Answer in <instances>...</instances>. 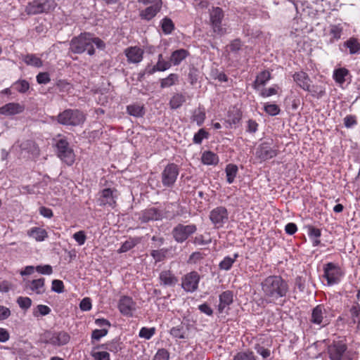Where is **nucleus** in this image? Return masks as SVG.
Wrapping results in <instances>:
<instances>
[{
  "label": "nucleus",
  "mask_w": 360,
  "mask_h": 360,
  "mask_svg": "<svg viewBox=\"0 0 360 360\" xmlns=\"http://www.w3.org/2000/svg\"><path fill=\"white\" fill-rule=\"evenodd\" d=\"M262 290L267 302H274L280 297L286 295L288 285L283 278L278 276L266 278L262 283Z\"/></svg>",
  "instance_id": "1"
},
{
  "label": "nucleus",
  "mask_w": 360,
  "mask_h": 360,
  "mask_svg": "<svg viewBox=\"0 0 360 360\" xmlns=\"http://www.w3.org/2000/svg\"><path fill=\"white\" fill-rule=\"evenodd\" d=\"M91 41L90 33H82L72 39L70 44V50L79 54L86 51L89 55L92 56L94 54L95 50L93 45L91 44Z\"/></svg>",
  "instance_id": "2"
},
{
  "label": "nucleus",
  "mask_w": 360,
  "mask_h": 360,
  "mask_svg": "<svg viewBox=\"0 0 360 360\" xmlns=\"http://www.w3.org/2000/svg\"><path fill=\"white\" fill-rule=\"evenodd\" d=\"M58 122L63 125L77 126L85 120V116L78 110L68 109L60 112L57 117Z\"/></svg>",
  "instance_id": "3"
},
{
  "label": "nucleus",
  "mask_w": 360,
  "mask_h": 360,
  "mask_svg": "<svg viewBox=\"0 0 360 360\" xmlns=\"http://www.w3.org/2000/svg\"><path fill=\"white\" fill-rule=\"evenodd\" d=\"M56 6V4L54 0H34L28 3L25 11L27 15H37L49 12Z\"/></svg>",
  "instance_id": "4"
},
{
  "label": "nucleus",
  "mask_w": 360,
  "mask_h": 360,
  "mask_svg": "<svg viewBox=\"0 0 360 360\" xmlns=\"http://www.w3.org/2000/svg\"><path fill=\"white\" fill-rule=\"evenodd\" d=\"M56 146L58 156L67 165H72L75 162V154L67 139L59 135L58 139L56 140Z\"/></svg>",
  "instance_id": "5"
},
{
  "label": "nucleus",
  "mask_w": 360,
  "mask_h": 360,
  "mask_svg": "<svg viewBox=\"0 0 360 360\" xmlns=\"http://www.w3.org/2000/svg\"><path fill=\"white\" fill-rule=\"evenodd\" d=\"M70 340L68 333L61 331H46L43 335V342L53 346L61 347L67 345Z\"/></svg>",
  "instance_id": "6"
},
{
  "label": "nucleus",
  "mask_w": 360,
  "mask_h": 360,
  "mask_svg": "<svg viewBox=\"0 0 360 360\" xmlns=\"http://www.w3.org/2000/svg\"><path fill=\"white\" fill-rule=\"evenodd\" d=\"M210 22L213 32L219 35L226 33V29L221 23L224 18V12L219 7L213 8L210 13Z\"/></svg>",
  "instance_id": "7"
},
{
  "label": "nucleus",
  "mask_w": 360,
  "mask_h": 360,
  "mask_svg": "<svg viewBox=\"0 0 360 360\" xmlns=\"http://www.w3.org/2000/svg\"><path fill=\"white\" fill-rule=\"evenodd\" d=\"M347 350V345L342 340L333 341L327 347V354L330 360H342Z\"/></svg>",
  "instance_id": "8"
},
{
  "label": "nucleus",
  "mask_w": 360,
  "mask_h": 360,
  "mask_svg": "<svg viewBox=\"0 0 360 360\" xmlns=\"http://www.w3.org/2000/svg\"><path fill=\"white\" fill-rule=\"evenodd\" d=\"M196 230L197 228L195 224L184 225L179 224L173 229L172 233L176 242L183 243Z\"/></svg>",
  "instance_id": "9"
},
{
  "label": "nucleus",
  "mask_w": 360,
  "mask_h": 360,
  "mask_svg": "<svg viewBox=\"0 0 360 360\" xmlns=\"http://www.w3.org/2000/svg\"><path fill=\"white\" fill-rule=\"evenodd\" d=\"M210 219L216 228L222 227L229 220V214L226 208L220 206L213 209L210 213Z\"/></svg>",
  "instance_id": "10"
},
{
  "label": "nucleus",
  "mask_w": 360,
  "mask_h": 360,
  "mask_svg": "<svg viewBox=\"0 0 360 360\" xmlns=\"http://www.w3.org/2000/svg\"><path fill=\"white\" fill-rule=\"evenodd\" d=\"M179 175L178 167L174 164L168 165L162 172V183L165 186L172 187Z\"/></svg>",
  "instance_id": "11"
},
{
  "label": "nucleus",
  "mask_w": 360,
  "mask_h": 360,
  "mask_svg": "<svg viewBox=\"0 0 360 360\" xmlns=\"http://www.w3.org/2000/svg\"><path fill=\"white\" fill-rule=\"evenodd\" d=\"M117 191L112 188H105L99 193L98 202L100 206L114 207L116 205Z\"/></svg>",
  "instance_id": "12"
},
{
  "label": "nucleus",
  "mask_w": 360,
  "mask_h": 360,
  "mask_svg": "<svg viewBox=\"0 0 360 360\" xmlns=\"http://www.w3.org/2000/svg\"><path fill=\"white\" fill-rule=\"evenodd\" d=\"M310 321L321 326H327L329 323L326 316V309L323 305L319 304L313 309Z\"/></svg>",
  "instance_id": "13"
},
{
  "label": "nucleus",
  "mask_w": 360,
  "mask_h": 360,
  "mask_svg": "<svg viewBox=\"0 0 360 360\" xmlns=\"http://www.w3.org/2000/svg\"><path fill=\"white\" fill-rule=\"evenodd\" d=\"M342 276L340 269L333 263L327 264L324 267V277L328 285L337 283Z\"/></svg>",
  "instance_id": "14"
},
{
  "label": "nucleus",
  "mask_w": 360,
  "mask_h": 360,
  "mask_svg": "<svg viewBox=\"0 0 360 360\" xmlns=\"http://www.w3.org/2000/svg\"><path fill=\"white\" fill-rule=\"evenodd\" d=\"M199 281V274L195 271H192L183 278L182 288L187 292H194L198 288Z\"/></svg>",
  "instance_id": "15"
},
{
  "label": "nucleus",
  "mask_w": 360,
  "mask_h": 360,
  "mask_svg": "<svg viewBox=\"0 0 360 360\" xmlns=\"http://www.w3.org/2000/svg\"><path fill=\"white\" fill-rule=\"evenodd\" d=\"M255 154L259 160L265 161L276 157L278 153L276 149H274L269 144L263 143L256 149Z\"/></svg>",
  "instance_id": "16"
},
{
  "label": "nucleus",
  "mask_w": 360,
  "mask_h": 360,
  "mask_svg": "<svg viewBox=\"0 0 360 360\" xmlns=\"http://www.w3.org/2000/svg\"><path fill=\"white\" fill-rule=\"evenodd\" d=\"M118 308L123 315L131 316L136 309V303L130 297L123 296L119 301Z\"/></svg>",
  "instance_id": "17"
},
{
  "label": "nucleus",
  "mask_w": 360,
  "mask_h": 360,
  "mask_svg": "<svg viewBox=\"0 0 360 360\" xmlns=\"http://www.w3.org/2000/svg\"><path fill=\"white\" fill-rule=\"evenodd\" d=\"M25 110L23 105L18 103H8L0 108V114L5 116H12L22 112Z\"/></svg>",
  "instance_id": "18"
},
{
  "label": "nucleus",
  "mask_w": 360,
  "mask_h": 360,
  "mask_svg": "<svg viewBox=\"0 0 360 360\" xmlns=\"http://www.w3.org/2000/svg\"><path fill=\"white\" fill-rule=\"evenodd\" d=\"M142 223H147L150 221H157L162 219L161 212L156 208H150L143 211L139 217Z\"/></svg>",
  "instance_id": "19"
},
{
  "label": "nucleus",
  "mask_w": 360,
  "mask_h": 360,
  "mask_svg": "<svg viewBox=\"0 0 360 360\" xmlns=\"http://www.w3.org/2000/svg\"><path fill=\"white\" fill-rule=\"evenodd\" d=\"M161 7V0H155L152 6L147 7L144 11H141V17L143 19L150 20L157 15L160 11Z\"/></svg>",
  "instance_id": "20"
},
{
  "label": "nucleus",
  "mask_w": 360,
  "mask_h": 360,
  "mask_svg": "<svg viewBox=\"0 0 360 360\" xmlns=\"http://www.w3.org/2000/svg\"><path fill=\"white\" fill-rule=\"evenodd\" d=\"M127 60L130 63H138L142 60L143 51L139 47H130L125 51Z\"/></svg>",
  "instance_id": "21"
},
{
  "label": "nucleus",
  "mask_w": 360,
  "mask_h": 360,
  "mask_svg": "<svg viewBox=\"0 0 360 360\" xmlns=\"http://www.w3.org/2000/svg\"><path fill=\"white\" fill-rule=\"evenodd\" d=\"M293 79L297 84L304 91L310 90L311 80L304 72H299L293 75Z\"/></svg>",
  "instance_id": "22"
},
{
  "label": "nucleus",
  "mask_w": 360,
  "mask_h": 360,
  "mask_svg": "<svg viewBox=\"0 0 360 360\" xmlns=\"http://www.w3.org/2000/svg\"><path fill=\"white\" fill-rule=\"evenodd\" d=\"M159 279L160 284L166 286H174L178 282L177 278L169 270L162 271Z\"/></svg>",
  "instance_id": "23"
},
{
  "label": "nucleus",
  "mask_w": 360,
  "mask_h": 360,
  "mask_svg": "<svg viewBox=\"0 0 360 360\" xmlns=\"http://www.w3.org/2000/svg\"><path fill=\"white\" fill-rule=\"evenodd\" d=\"M233 302V293L229 291H225L219 295V304L218 310L222 313L224 309Z\"/></svg>",
  "instance_id": "24"
},
{
  "label": "nucleus",
  "mask_w": 360,
  "mask_h": 360,
  "mask_svg": "<svg viewBox=\"0 0 360 360\" xmlns=\"http://www.w3.org/2000/svg\"><path fill=\"white\" fill-rule=\"evenodd\" d=\"M27 235L38 242L44 241L47 237L46 231L42 228L33 227L27 231Z\"/></svg>",
  "instance_id": "25"
},
{
  "label": "nucleus",
  "mask_w": 360,
  "mask_h": 360,
  "mask_svg": "<svg viewBox=\"0 0 360 360\" xmlns=\"http://www.w3.org/2000/svg\"><path fill=\"white\" fill-rule=\"evenodd\" d=\"M188 55V52L185 49H179L174 51L170 57V62L174 65H178Z\"/></svg>",
  "instance_id": "26"
},
{
  "label": "nucleus",
  "mask_w": 360,
  "mask_h": 360,
  "mask_svg": "<svg viewBox=\"0 0 360 360\" xmlns=\"http://www.w3.org/2000/svg\"><path fill=\"white\" fill-rule=\"evenodd\" d=\"M186 101V96L182 94H175L170 99L169 105L172 109H177Z\"/></svg>",
  "instance_id": "27"
},
{
  "label": "nucleus",
  "mask_w": 360,
  "mask_h": 360,
  "mask_svg": "<svg viewBox=\"0 0 360 360\" xmlns=\"http://www.w3.org/2000/svg\"><path fill=\"white\" fill-rule=\"evenodd\" d=\"M219 159L216 154L211 151H205L202 155V162L205 165H217Z\"/></svg>",
  "instance_id": "28"
},
{
  "label": "nucleus",
  "mask_w": 360,
  "mask_h": 360,
  "mask_svg": "<svg viewBox=\"0 0 360 360\" xmlns=\"http://www.w3.org/2000/svg\"><path fill=\"white\" fill-rule=\"evenodd\" d=\"M349 75V70L345 68H341L335 70L333 73V78L336 82L340 84L345 82V77Z\"/></svg>",
  "instance_id": "29"
},
{
  "label": "nucleus",
  "mask_w": 360,
  "mask_h": 360,
  "mask_svg": "<svg viewBox=\"0 0 360 360\" xmlns=\"http://www.w3.org/2000/svg\"><path fill=\"white\" fill-rule=\"evenodd\" d=\"M345 46L349 49L350 54L358 53L360 51V44L356 38H350L345 42Z\"/></svg>",
  "instance_id": "30"
},
{
  "label": "nucleus",
  "mask_w": 360,
  "mask_h": 360,
  "mask_svg": "<svg viewBox=\"0 0 360 360\" xmlns=\"http://www.w3.org/2000/svg\"><path fill=\"white\" fill-rule=\"evenodd\" d=\"M44 278L33 280L30 285V288L37 294H41L44 292Z\"/></svg>",
  "instance_id": "31"
},
{
  "label": "nucleus",
  "mask_w": 360,
  "mask_h": 360,
  "mask_svg": "<svg viewBox=\"0 0 360 360\" xmlns=\"http://www.w3.org/2000/svg\"><path fill=\"white\" fill-rule=\"evenodd\" d=\"M187 330L184 328L183 326H178L176 327H173L170 330V334L172 337L179 339H185L187 338Z\"/></svg>",
  "instance_id": "32"
},
{
  "label": "nucleus",
  "mask_w": 360,
  "mask_h": 360,
  "mask_svg": "<svg viewBox=\"0 0 360 360\" xmlns=\"http://www.w3.org/2000/svg\"><path fill=\"white\" fill-rule=\"evenodd\" d=\"M238 167L235 165L229 164L226 167V181L229 184H232L236 176Z\"/></svg>",
  "instance_id": "33"
},
{
  "label": "nucleus",
  "mask_w": 360,
  "mask_h": 360,
  "mask_svg": "<svg viewBox=\"0 0 360 360\" xmlns=\"http://www.w3.org/2000/svg\"><path fill=\"white\" fill-rule=\"evenodd\" d=\"M23 60L27 65L37 68L41 67L43 65L41 60L33 54L25 56Z\"/></svg>",
  "instance_id": "34"
},
{
  "label": "nucleus",
  "mask_w": 360,
  "mask_h": 360,
  "mask_svg": "<svg viewBox=\"0 0 360 360\" xmlns=\"http://www.w3.org/2000/svg\"><path fill=\"white\" fill-rule=\"evenodd\" d=\"M127 112L134 117H142L144 114L143 107L139 104H133L127 106Z\"/></svg>",
  "instance_id": "35"
},
{
  "label": "nucleus",
  "mask_w": 360,
  "mask_h": 360,
  "mask_svg": "<svg viewBox=\"0 0 360 360\" xmlns=\"http://www.w3.org/2000/svg\"><path fill=\"white\" fill-rule=\"evenodd\" d=\"M172 63L169 61L160 60L151 69L148 70L149 74H153L156 71H165L171 67Z\"/></svg>",
  "instance_id": "36"
},
{
  "label": "nucleus",
  "mask_w": 360,
  "mask_h": 360,
  "mask_svg": "<svg viewBox=\"0 0 360 360\" xmlns=\"http://www.w3.org/2000/svg\"><path fill=\"white\" fill-rule=\"evenodd\" d=\"M238 257V254H234L233 257H224V259L219 263V268L225 271L229 270Z\"/></svg>",
  "instance_id": "37"
},
{
  "label": "nucleus",
  "mask_w": 360,
  "mask_h": 360,
  "mask_svg": "<svg viewBox=\"0 0 360 360\" xmlns=\"http://www.w3.org/2000/svg\"><path fill=\"white\" fill-rule=\"evenodd\" d=\"M233 360H256V358L252 352L244 351L238 352Z\"/></svg>",
  "instance_id": "38"
},
{
  "label": "nucleus",
  "mask_w": 360,
  "mask_h": 360,
  "mask_svg": "<svg viewBox=\"0 0 360 360\" xmlns=\"http://www.w3.org/2000/svg\"><path fill=\"white\" fill-rule=\"evenodd\" d=\"M178 79V76L176 74H170L167 77L161 80L160 86L162 88L169 87L175 84Z\"/></svg>",
  "instance_id": "39"
},
{
  "label": "nucleus",
  "mask_w": 360,
  "mask_h": 360,
  "mask_svg": "<svg viewBox=\"0 0 360 360\" xmlns=\"http://www.w3.org/2000/svg\"><path fill=\"white\" fill-rule=\"evenodd\" d=\"M174 28V23L172 20L168 18H165L162 22V31L168 34H170Z\"/></svg>",
  "instance_id": "40"
},
{
  "label": "nucleus",
  "mask_w": 360,
  "mask_h": 360,
  "mask_svg": "<svg viewBox=\"0 0 360 360\" xmlns=\"http://www.w3.org/2000/svg\"><path fill=\"white\" fill-rule=\"evenodd\" d=\"M205 118V113L200 109L195 110L192 117L193 121L195 122L198 126H200L203 123Z\"/></svg>",
  "instance_id": "41"
},
{
  "label": "nucleus",
  "mask_w": 360,
  "mask_h": 360,
  "mask_svg": "<svg viewBox=\"0 0 360 360\" xmlns=\"http://www.w3.org/2000/svg\"><path fill=\"white\" fill-rule=\"evenodd\" d=\"M51 312V309L46 306L43 304H39L36 309L33 311V315L35 317H37L39 314L41 316H46Z\"/></svg>",
  "instance_id": "42"
},
{
  "label": "nucleus",
  "mask_w": 360,
  "mask_h": 360,
  "mask_svg": "<svg viewBox=\"0 0 360 360\" xmlns=\"http://www.w3.org/2000/svg\"><path fill=\"white\" fill-rule=\"evenodd\" d=\"M15 89L20 93H25L30 88V84L26 80H19L14 84Z\"/></svg>",
  "instance_id": "43"
},
{
  "label": "nucleus",
  "mask_w": 360,
  "mask_h": 360,
  "mask_svg": "<svg viewBox=\"0 0 360 360\" xmlns=\"http://www.w3.org/2000/svg\"><path fill=\"white\" fill-rule=\"evenodd\" d=\"M155 330L154 328H148L143 327L139 331V336L146 340H149L155 334Z\"/></svg>",
  "instance_id": "44"
},
{
  "label": "nucleus",
  "mask_w": 360,
  "mask_h": 360,
  "mask_svg": "<svg viewBox=\"0 0 360 360\" xmlns=\"http://www.w3.org/2000/svg\"><path fill=\"white\" fill-rule=\"evenodd\" d=\"M91 354L94 360H110V354L107 352L92 351Z\"/></svg>",
  "instance_id": "45"
},
{
  "label": "nucleus",
  "mask_w": 360,
  "mask_h": 360,
  "mask_svg": "<svg viewBox=\"0 0 360 360\" xmlns=\"http://www.w3.org/2000/svg\"><path fill=\"white\" fill-rule=\"evenodd\" d=\"M108 329L103 328L102 329H96L93 330L91 334V338L93 340H99L101 338L105 336L108 334Z\"/></svg>",
  "instance_id": "46"
},
{
  "label": "nucleus",
  "mask_w": 360,
  "mask_h": 360,
  "mask_svg": "<svg viewBox=\"0 0 360 360\" xmlns=\"http://www.w3.org/2000/svg\"><path fill=\"white\" fill-rule=\"evenodd\" d=\"M208 133L203 129H200L198 133L194 135L193 141L195 143L200 144L204 139L207 138Z\"/></svg>",
  "instance_id": "47"
},
{
  "label": "nucleus",
  "mask_w": 360,
  "mask_h": 360,
  "mask_svg": "<svg viewBox=\"0 0 360 360\" xmlns=\"http://www.w3.org/2000/svg\"><path fill=\"white\" fill-rule=\"evenodd\" d=\"M269 79L270 73L269 72H262L257 77L255 84L257 85H264Z\"/></svg>",
  "instance_id": "48"
},
{
  "label": "nucleus",
  "mask_w": 360,
  "mask_h": 360,
  "mask_svg": "<svg viewBox=\"0 0 360 360\" xmlns=\"http://www.w3.org/2000/svg\"><path fill=\"white\" fill-rule=\"evenodd\" d=\"M17 303L22 309H28L32 304V300L30 298L27 297H19L17 300Z\"/></svg>",
  "instance_id": "49"
},
{
  "label": "nucleus",
  "mask_w": 360,
  "mask_h": 360,
  "mask_svg": "<svg viewBox=\"0 0 360 360\" xmlns=\"http://www.w3.org/2000/svg\"><path fill=\"white\" fill-rule=\"evenodd\" d=\"M101 347L112 352H117L121 349L120 344L117 341H112L111 342H108L105 345H101Z\"/></svg>",
  "instance_id": "50"
},
{
  "label": "nucleus",
  "mask_w": 360,
  "mask_h": 360,
  "mask_svg": "<svg viewBox=\"0 0 360 360\" xmlns=\"http://www.w3.org/2000/svg\"><path fill=\"white\" fill-rule=\"evenodd\" d=\"M264 110L270 115H276L280 111L279 108L276 104L265 105Z\"/></svg>",
  "instance_id": "51"
},
{
  "label": "nucleus",
  "mask_w": 360,
  "mask_h": 360,
  "mask_svg": "<svg viewBox=\"0 0 360 360\" xmlns=\"http://www.w3.org/2000/svg\"><path fill=\"white\" fill-rule=\"evenodd\" d=\"M51 290L58 293L63 292L64 290L63 281L57 279L53 280L52 281Z\"/></svg>",
  "instance_id": "52"
},
{
  "label": "nucleus",
  "mask_w": 360,
  "mask_h": 360,
  "mask_svg": "<svg viewBox=\"0 0 360 360\" xmlns=\"http://www.w3.org/2000/svg\"><path fill=\"white\" fill-rule=\"evenodd\" d=\"M73 238L77 241V243L79 245H82L84 244L86 241V236L85 235L84 231H79L73 234Z\"/></svg>",
  "instance_id": "53"
},
{
  "label": "nucleus",
  "mask_w": 360,
  "mask_h": 360,
  "mask_svg": "<svg viewBox=\"0 0 360 360\" xmlns=\"http://www.w3.org/2000/svg\"><path fill=\"white\" fill-rule=\"evenodd\" d=\"M308 91L310 92L312 96L317 97H322L325 94L324 89L321 86H319L310 85V90Z\"/></svg>",
  "instance_id": "54"
},
{
  "label": "nucleus",
  "mask_w": 360,
  "mask_h": 360,
  "mask_svg": "<svg viewBox=\"0 0 360 360\" xmlns=\"http://www.w3.org/2000/svg\"><path fill=\"white\" fill-rule=\"evenodd\" d=\"M169 354L165 349H158L157 352L154 360H169Z\"/></svg>",
  "instance_id": "55"
},
{
  "label": "nucleus",
  "mask_w": 360,
  "mask_h": 360,
  "mask_svg": "<svg viewBox=\"0 0 360 360\" xmlns=\"http://www.w3.org/2000/svg\"><path fill=\"white\" fill-rule=\"evenodd\" d=\"M36 270L38 273L44 274V275H50L53 272V269L51 266L46 264L44 266H37L36 267Z\"/></svg>",
  "instance_id": "56"
},
{
  "label": "nucleus",
  "mask_w": 360,
  "mask_h": 360,
  "mask_svg": "<svg viewBox=\"0 0 360 360\" xmlns=\"http://www.w3.org/2000/svg\"><path fill=\"white\" fill-rule=\"evenodd\" d=\"M255 350L258 354H259L264 359L268 358L271 352L269 349L264 348V347L257 345L255 346Z\"/></svg>",
  "instance_id": "57"
},
{
  "label": "nucleus",
  "mask_w": 360,
  "mask_h": 360,
  "mask_svg": "<svg viewBox=\"0 0 360 360\" xmlns=\"http://www.w3.org/2000/svg\"><path fill=\"white\" fill-rule=\"evenodd\" d=\"M344 124L347 128H351L356 124V119L354 115H347L344 118Z\"/></svg>",
  "instance_id": "58"
},
{
  "label": "nucleus",
  "mask_w": 360,
  "mask_h": 360,
  "mask_svg": "<svg viewBox=\"0 0 360 360\" xmlns=\"http://www.w3.org/2000/svg\"><path fill=\"white\" fill-rule=\"evenodd\" d=\"M342 29L338 25H332L330 27V33L333 38L338 39L341 37Z\"/></svg>",
  "instance_id": "59"
},
{
  "label": "nucleus",
  "mask_w": 360,
  "mask_h": 360,
  "mask_svg": "<svg viewBox=\"0 0 360 360\" xmlns=\"http://www.w3.org/2000/svg\"><path fill=\"white\" fill-rule=\"evenodd\" d=\"M50 77L48 72H41L37 76V81L39 84H47L50 82Z\"/></svg>",
  "instance_id": "60"
},
{
  "label": "nucleus",
  "mask_w": 360,
  "mask_h": 360,
  "mask_svg": "<svg viewBox=\"0 0 360 360\" xmlns=\"http://www.w3.org/2000/svg\"><path fill=\"white\" fill-rule=\"evenodd\" d=\"M79 307L82 311H89L91 309V302L90 298H84L79 304Z\"/></svg>",
  "instance_id": "61"
},
{
  "label": "nucleus",
  "mask_w": 360,
  "mask_h": 360,
  "mask_svg": "<svg viewBox=\"0 0 360 360\" xmlns=\"http://www.w3.org/2000/svg\"><path fill=\"white\" fill-rule=\"evenodd\" d=\"M135 244L134 240H127L122 245L119 251L120 252H125L134 247Z\"/></svg>",
  "instance_id": "62"
},
{
  "label": "nucleus",
  "mask_w": 360,
  "mask_h": 360,
  "mask_svg": "<svg viewBox=\"0 0 360 360\" xmlns=\"http://www.w3.org/2000/svg\"><path fill=\"white\" fill-rule=\"evenodd\" d=\"M308 234L311 238H319L321 236V231L313 226L308 228Z\"/></svg>",
  "instance_id": "63"
},
{
  "label": "nucleus",
  "mask_w": 360,
  "mask_h": 360,
  "mask_svg": "<svg viewBox=\"0 0 360 360\" xmlns=\"http://www.w3.org/2000/svg\"><path fill=\"white\" fill-rule=\"evenodd\" d=\"M242 46V43L239 39L233 40L229 45V49L233 52L238 51Z\"/></svg>",
  "instance_id": "64"
}]
</instances>
